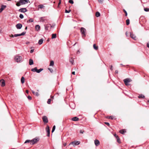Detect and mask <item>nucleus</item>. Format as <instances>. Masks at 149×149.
<instances>
[{"label": "nucleus", "instance_id": "nucleus-35", "mask_svg": "<svg viewBox=\"0 0 149 149\" xmlns=\"http://www.w3.org/2000/svg\"><path fill=\"white\" fill-rule=\"evenodd\" d=\"M19 17L21 19H23L24 18V16L22 14H20L19 16Z\"/></svg>", "mask_w": 149, "mask_h": 149}, {"label": "nucleus", "instance_id": "nucleus-12", "mask_svg": "<svg viewBox=\"0 0 149 149\" xmlns=\"http://www.w3.org/2000/svg\"><path fill=\"white\" fill-rule=\"evenodd\" d=\"M19 1L22 4H25L28 2V0H20Z\"/></svg>", "mask_w": 149, "mask_h": 149}, {"label": "nucleus", "instance_id": "nucleus-29", "mask_svg": "<svg viewBox=\"0 0 149 149\" xmlns=\"http://www.w3.org/2000/svg\"><path fill=\"white\" fill-rule=\"evenodd\" d=\"M95 15L97 17H99L100 16V14L98 12H97L96 13Z\"/></svg>", "mask_w": 149, "mask_h": 149}, {"label": "nucleus", "instance_id": "nucleus-54", "mask_svg": "<svg viewBox=\"0 0 149 149\" xmlns=\"http://www.w3.org/2000/svg\"><path fill=\"white\" fill-rule=\"evenodd\" d=\"M61 3V0H59V3H58V6H59V5H60V4Z\"/></svg>", "mask_w": 149, "mask_h": 149}, {"label": "nucleus", "instance_id": "nucleus-37", "mask_svg": "<svg viewBox=\"0 0 149 149\" xmlns=\"http://www.w3.org/2000/svg\"><path fill=\"white\" fill-rule=\"evenodd\" d=\"M69 2L72 4H73L74 3V2L72 0H69Z\"/></svg>", "mask_w": 149, "mask_h": 149}, {"label": "nucleus", "instance_id": "nucleus-10", "mask_svg": "<svg viewBox=\"0 0 149 149\" xmlns=\"http://www.w3.org/2000/svg\"><path fill=\"white\" fill-rule=\"evenodd\" d=\"M0 84L3 87L5 85L4 80L3 79L1 80L0 81Z\"/></svg>", "mask_w": 149, "mask_h": 149}, {"label": "nucleus", "instance_id": "nucleus-55", "mask_svg": "<svg viewBox=\"0 0 149 149\" xmlns=\"http://www.w3.org/2000/svg\"><path fill=\"white\" fill-rule=\"evenodd\" d=\"M66 145V143H64L63 144V146H64L65 147Z\"/></svg>", "mask_w": 149, "mask_h": 149}, {"label": "nucleus", "instance_id": "nucleus-62", "mask_svg": "<svg viewBox=\"0 0 149 149\" xmlns=\"http://www.w3.org/2000/svg\"><path fill=\"white\" fill-rule=\"evenodd\" d=\"M126 35L127 36V32H126Z\"/></svg>", "mask_w": 149, "mask_h": 149}, {"label": "nucleus", "instance_id": "nucleus-52", "mask_svg": "<svg viewBox=\"0 0 149 149\" xmlns=\"http://www.w3.org/2000/svg\"><path fill=\"white\" fill-rule=\"evenodd\" d=\"M33 51H34L33 49H31L30 50V52L31 53H32L33 52Z\"/></svg>", "mask_w": 149, "mask_h": 149}, {"label": "nucleus", "instance_id": "nucleus-24", "mask_svg": "<svg viewBox=\"0 0 149 149\" xmlns=\"http://www.w3.org/2000/svg\"><path fill=\"white\" fill-rule=\"evenodd\" d=\"M32 92L34 95H35L37 96H38L39 95L38 93L37 92H35L33 91H32Z\"/></svg>", "mask_w": 149, "mask_h": 149}, {"label": "nucleus", "instance_id": "nucleus-57", "mask_svg": "<svg viewBox=\"0 0 149 149\" xmlns=\"http://www.w3.org/2000/svg\"><path fill=\"white\" fill-rule=\"evenodd\" d=\"M75 72H72V74H75Z\"/></svg>", "mask_w": 149, "mask_h": 149}, {"label": "nucleus", "instance_id": "nucleus-16", "mask_svg": "<svg viewBox=\"0 0 149 149\" xmlns=\"http://www.w3.org/2000/svg\"><path fill=\"white\" fill-rule=\"evenodd\" d=\"M19 11L21 12L25 13L27 11V10L26 8H22L19 9Z\"/></svg>", "mask_w": 149, "mask_h": 149}, {"label": "nucleus", "instance_id": "nucleus-64", "mask_svg": "<svg viewBox=\"0 0 149 149\" xmlns=\"http://www.w3.org/2000/svg\"><path fill=\"white\" fill-rule=\"evenodd\" d=\"M70 149H71V148H70Z\"/></svg>", "mask_w": 149, "mask_h": 149}, {"label": "nucleus", "instance_id": "nucleus-33", "mask_svg": "<svg viewBox=\"0 0 149 149\" xmlns=\"http://www.w3.org/2000/svg\"><path fill=\"white\" fill-rule=\"evenodd\" d=\"M30 142V143L31 142V140H26L25 142H24V143H29Z\"/></svg>", "mask_w": 149, "mask_h": 149}, {"label": "nucleus", "instance_id": "nucleus-3", "mask_svg": "<svg viewBox=\"0 0 149 149\" xmlns=\"http://www.w3.org/2000/svg\"><path fill=\"white\" fill-rule=\"evenodd\" d=\"M39 139L38 138L36 137L35 138L33 139L32 140H31L30 144L33 145L37 143L39 141Z\"/></svg>", "mask_w": 149, "mask_h": 149}, {"label": "nucleus", "instance_id": "nucleus-22", "mask_svg": "<svg viewBox=\"0 0 149 149\" xmlns=\"http://www.w3.org/2000/svg\"><path fill=\"white\" fill-rule=\"evenodd\" d=\"M43 39H40L38 41V44L39 45H40L42 44L43 42Z\"/></svg>", "mask_w": 149, "mask_h": 149}, {"label": "nucleus", "instance_id": "nucleus-47", "mask_svg": "<svg viewBox=\"0 0 149 149\" xmlns=\"http://www.w3.org/2000/svg\"><path fill=\"white\" fill-rule=\"evenodd\" d=\"M70 11H71L70 10H65V12L66 13H69L70 12Z\"/></svg>", "mask_w": 149, "mask_h": 149}, {"label": "nucleus", "instance_id": "nucleus-2", "mask_svg": "<svg viewBox=\"0 0 149 149\" xmlns=\"http://www.w3.org/2000/svg\"><path fill=\"white\" fill-rule=\"evenodd\" d=\"M80 31L82 37H86V30L83 27H81Z\"/></svg>", "mask_w": 149, "mask_h": 149}, {"label": "nucleus", "instance_id": "nucleus-50", "mask_svg": "<svg viewBox=\"0 0 149 149\" xmlns=\"http://www.w3.org/2000/svg\"><path fill=\"white\" fill-rule=\"evenodd\" d=\"M105 124L107 125L108 126H109V124L108 123L105 122Z\"/></svg>", "mask_w": 149, "mask_h": 149}, {"label": "nucleus", "instance_id": "nucleus-32", "mask_svg": "<svg viewBox=\"0 0 149 149\" xmlns=\"http://www.w3.org/2000/svg\"><path fill=\"white\" fill-rule=\"evenodd\" d=\"M126 24L128 25L130 24V20L129 19H127L126 21Z\"/></svg>", "mask_w": 149, "mask_h": 149}, {"label": "nucleus", "instance_id": "nucleus-45", "mask_svg": "<svg viewBox=\"0 0 149 149\" xmlns=\"http://www.w3.org/2000/svg\"><path fill=\"white\" fill-rule=\"evenodd\" d=\"M28 97V98L29 100H31L32 99V97H31L30 96H28V97Z\"/></svg>", "mask_w": 149, "mask_h": 149}, {"label": "nucleus", "instance_id": "nucleus-63", "mask_svg": "<svg viewBox=\"0 0 149 149\" xmlns=\"http://www.w3.org/2000/svg\"><path fill=\"white\" fill-rule=\"evenodd\" d=\"M76 43H75V44L73 45V46H74V45H75V44H76Z\"/></svg>", "mask_w": 149, "mask_h": 149}, {"label": "nucleus", "instance_id": "nucleus-1", "mask_svg": "<svg viewBox=\"0 0 149 149\" xmlns=\"http://www.w3.org/2000/svg\"><path fill=\"white\" fill-rule=\"evenodd\" d=\"M14 60L17 63L21 62L22 61V57L20 56L16 55L15 57Z\"/></svg>", "mask_w": 149, "mask_h": 149}, {"label": "nucleus", "instance_id": "nucleus-5", "mask_svg": "<svg viewBox=\"0 0 149 149\" xmlns=\"http://www.w3.org/2000/svg\"><path fill=\"white\" fill-rule=\"evenodd\" d=\"M80 142L79 141H74L71 143L70 144H70H72L73 146H74L76 145H79L80 144Z\"/></svg>", "mask_w": 149, "mask_h": 149}, {"label": "nucleus", "instance_id": "nucleus-28", "mask_svg": "<svg viewBox=\"0 0 149 149\" xmlns=\"http://www.w3.org/2000/svg\"><path fill=\"white\" fill-rule=\"evenodd\" d=\"M116 139H117V142L119 143H121L120 141V139H119V138L118 136H116Z\"/></svg>", "mask_w": 149, "mask_h": 149}, {"label": "nucleus", "instance_id": "nucleus-39", "mask_svg": "<svg viewBox=\"0 0 149 149\" xmlns=\"http://www.w3.org/2000/svg\"><path fill=\"white\" fill-rule=\"evenodd\" d=\"M48 69L50 71L51 73H52L53 72V70L52 69L49 68H48Z\"/></svg>", "mask_w": 149, "mask_h": 149}, {"label": "nucleus", "instance_id": "nucleus-26", "mask_svg": "<svg viewBox=\"0 0 149 149\" xmlns=\"http://www.w3.org/2000/svg\"><path fill=\"white\" fill-rule=\"evenodd\" d=\"M93 47L96 50H97L98 49V47L97 46H96L95 44H94L93 45Z\"/></svg>", "mask_w": 149, "mask_h": 149}, {"label": "nucleus", "instance_id": "nucleus-53", "mask_svg": "<svg viewBox=\"0 0 149 149\" xmlns=\"http://www.w3.org/2000/svg\"><path fill=\"white\" fill-rule=\"evenodd\" d=\"M110 69L111 70H113V69H112V65H111V67H110Z\"/></svg>", "mask_w": 149, "mask_h": 149}, {"label": "nucleus", "instance_id": "nucleus-27", "mask_svg": "<svg viewBox=\"0 0 149 149\" xmlns=\"http://www.w3.org/2000/svg\"><path fill=\"white\" fill-rule=\"evenodd\" d=\"M54 64V62L53 61H52L50 62L49 65L53 66Z\"/></svg>", "mask_w": 149, "mask_h": 149}, {"label": "nucleus", "instance_id": "nucleus-60", "mask_svg": "<svg viewBox=\"0 0 149 149\" xmlns=\"http://www.w3.org/2000/svg\"><path fill=\"white\" fill-rule=\"evenodd\" d=\"M114 136L116 138V136H117L116 134H114Z\"/></svg>", "mask_w": 149, "mask_h": 149}, {"label": "nucleus", "instance_id": "nucleus-58", "mask_svg": "<svg viewBox=\"0 0 149 149\" xmlns=\"http://www.w3.org/2000/svg\"><path fill=\"white\" fill-rule=\"evenodd\" d=\"M11 37H14L15 36H14V35L12 34L11 36Z\"/></svg>", "mask_w": 149, "mask_h": 149}, {"label": "nucleus", "instance_id": "nucleus-49", "mask_svg": "<svg viewBox=\"0 0 149 149\" xmlns=\"http://www.w3.org/2000/svg\"><path fill=\"white\" fill-rule=\"evenodd\" d=\"M84 132V131L83 130H80V133L83 134Z\"/></svg>", "mask_w": 149, "mask_h": 149}, {"label": "nucleus", "instance_id": "nucleus-38", "mask_svg": "<svg viewBox=\"0 0 149 149\" xmlns=\"http://www.w3.org/2000/svg\"><path fill=\"white\" fill-rule=\"evenodd\" d=\"M51 101V99H48V101L47 102V103L48 104H50Z\"/></svg>", "mask_w": 149, "mask_h": 149}, {"label": "nucleus", "instance_id": "nucleus-9", "mask_svg": "<svg viewBox=\"0 0 149 149\" xmlns=\"http://www.w3.org/2000/svg\"><path fill=\"white\" fill-rule=\"evenodd\" d=\"M46 131L47 133V136H49L50 135V130L49 126L47 125L46 128Z\"/></svg>", "mask_w": 149, "mask_h": 149}, {"label": "nucleus", "instance_id": "nucleus-14", "mask_svg": "<svg viewBox=\"0 0 149 149\" xmlns=\"http://www.w3.org/2000/svg\"><path fill=\"white\" fill-rule=\"evenodd\" d=\"M6 7V6L4 5H2L1 8H0V13H1L3 10Z\"/></svg>", "mask_w": 149, "mask_h": 149}, {"label": "nucleus", "instance_id": "nucleus-8", "mask_svg": "<svg viewBox=\"0 0 149 149\" xmlns=\"http://www.w3.org/2000/svg\"><path fill=\"white\" fill-rule=\"evenodd\" d=\"M43 121L44 123H47L48 122V120L47 117L46 116H43L42 118Z\"/></svg>", "mask_w": 149, "mask_h": 149}, {"label": "nucleus", "instance_id": "nucleus-40", "mask_svg": "<svg viewBox=\"0 0 149 149\" xmlns=\"http://www.w3.org/2000/svg\"><path fill=\"white\" fill-rule=\"evenodd\" d=\"M70 63L72 64H73V60L72 59H70Z\"/></svg>", "mask_w": 149, "mask_h": 149}, {"label": "nucleus", "instance_id": "nucleus-34", "mask_svg": "<svg viewBox=\"0 0 149 149\" xmlns=\"http://www.w3.org/2000/svg\"><path fill=\"white\" fill-rule=\"evenodd\" d=\"M55 127H55V125H54L53 126V128H52V132H53L54 131L55 129Z\"/></svg>", "mask_w": 149, "mask_h": 149}, {"label": "nucleus", "instance_id": "nucleus-56", "mask_svg": "<svg viewBox=\"0 0 149 149\" xmlns=\"http://www.w3.org/2000/svg\"><path fill=\"white\" fill-rule=\"evenodd\" d=\"M26 92L27 93H29V91L28 90H26Z\"/></svg>", "mask_w": 149, "mask_h": 149}, {"label": "nucleus", "instance_id": "nucleus-42", "mask_svg": "<svg viewBox=\"0 0 149 149\" xmlns=\"http://www.w3.org/2000/svg\"><path fill=\"white\" fill-rule=\"evenodd\" d=\"M20 2H18L16 4V5L17 6H19L20 5Z\"/></svg>", "mask_w": 149, "mask_h": 149}, {"label": "nucleus", "instance_id": "nucleus-51", "mask_svg": "<svg viewBox=\"0 0 149 149\" xmlns=\"http://www.w3.org/2000/svg\"><path fill=\"white\" fill-rule=\"evenodd\" d=\"M147 46L149 48V42H148L147 43Z\"/></svg>", "mask_w": 149, "mask_h": 149}, {"label": "nucleus", "instance_id": "nucleus-31", "mask_svg": "<svg viewBox=\"0 0 149 149\" xmlns=\"http://www.w3.org/2000/svg\"><path fill=\"white\" fill-rule=\"evenodd\" d=\"M38 7L39 8H40L41 9L45 7L44 6L42 5H39L38 6Z\"/></svg>", "mask_w": 149, "mask_h": 149}, {"label": "nucleus", "instance_id": "nucleus-36", "mask_svg": "<svg viewBox=\"0 0 149 149\" xmlns=\"http://www.w3.org/2000/svg\"><path fill=\"white\" fill-rule=\"evenodd\" d=\"M144 10L145 11L148 12L149 11V9L148 8H144Z\"/></svg>", "mask_w": 149, "mask_h": 149}, {"label": "nucleus", "instance_id": "nucleus-13", "mask_svg": "<svg viewBox=\"0 0 149 149\" xmlns=\"http://www.w3.org/2000/svg\"><path fill=\"white\" fill-rule=\"evenodd\" d=\"M16 27L17 29H20L22 28V25L20 23L17 24L16 25Z\"/></svg>", "mask_w": 149, "mask_h": 149}, {"label": "nucleus", "instance_id": "nucleus-18", "mask_svg": "<svg viewBox=\"0 0 149 149\" xmlns=\"http://www.w3.org/2000/svg\"><path fill=\"white\" fill-rule=\"evenodd\" d=\"M72 120L74 121H77L79 120V118L77 117H74L72 118Z\"/></svg>", "mask_w": 149, "mask_h": 149}, {"label": "nucleus", "instance_id": "nucleus-44", "mask_svg": "<svg viewBox=\"0 0 149 149\" xmlns=\"http://www.w3.org/2000/svg\"><path fill=\"white\" fill-rule=\"evenodd\" d=\"M28 21H29V22H33V19H29Z\"/></svg>", "mask_w": 149, "mask_h": 149}, {"label": "nucleus", "instance_id": "nucleus-4", "mask_svg": "<svg viewBox=\"0 0 149 149\" xmlns=\"http://www.w3.org/2000/svg\"><path fill=\"white\" fill-rule=\"evenodd\" d=\"M43 70V69L40 68L39 70L37 69V67H35L32 68L31 70V71L33 72H36L37 73H39Z\"/></svg>", "mask_w": 149, "mask_h": 149}, {"label": "nucleus", "instance_id": "nucleus-21", "mask_svg": "<svg viewBox=\"0 0 149 149\" xmlns=\"http://www.w3.org/2000/svg\"><path fill=\"white\" fill-rule=\"evenodd\" d=\"M119 132L121 134H124V133L126 132V131L125 130H120Z\"/></svg>", "mask_w": 149, "mask_h": 149}, {"label": "nucleus", "instance_id": "nucleus-48", "mask_svg": "<svg viewBox=\"0 0 149 149\" xmlns=\"http://www.w3.org/2000/svg\"><path fill=\"white\" fill-rule=\"evenodd\" d=\"M108 118L109 119H113V118L111 116H109L108 117Z\"/></svg>", "mask_w": 149, "mask_h": 149}, {"label": "nucleus", "instance_id": "nucleus-11", "mask_svg": "<svg viewBox=\"0 0 149 149\" xmlns=\"http://www.w3.org/2000/svg\"><path fill=\"white\" fill-rule=\"evenodd\" d=\"M25 33L26 32H24L21 34H15L14 35V36L15 37H17L21 36H24L25 35Z\"/></svg>", "mask_w": 149, "mask_h": 149}, {"label": "nucleus", "instance_id": "nucleus-6", "mask_svg": "<svg viewBox=\"0 0 149 149\" xmlns=\"http://www.w3.org/2000/svg\"><path fill=\"white\" fill-rule=\"evenodd\" d=\"M45 29L46 30H49L52 27V26H51L50 24H47L45 25Z\"/></svg>", "mask_w": 149, "mask_h": 149}, {"label": "nucleus", "instance_id": "nucleus-61", "mask_svg": "<svg viewBox=\"0 0 149 149\" xmlns=\"http://www.w3.org/2000/svg\"><path fill=\"white\" fill-rule=\"evenodd\" d=\"M27 29V27H26V28H25V29L26 30V29Z\"/></svg>", "mask_w": 149, "mask_h": 149}, {"label": "nucleus", "instance_id": "nucleus-23", "mask_svg": "<svg viewBox=\"0 0 149 149\" xmlns=\"http://www.w3.org/2000/svg\"><path fill=\"white\" fill-rule=\"evenodd\" d=\"M21 82L22 83V84H23L24 83V81H25V79H24V78L23 77H22L21 78Z\"/></svg>", "mask_w": 149, "mask_h": 149}, {"label": "nucleus", "instance_id": "nucleus-59", "mask_svg": "<svg viewBox=\"0 0 149 149\" xmlns=\"http://www.w3.org/2000/svg\"><path fill=\"white\" fill-rule=\"evenodd\" d=\"M115 73H118V71L117 70H116L115 71Z\"/></svg>", "mask_w": 149, "mask_h": 149}, {"label": "nucleus", "instance_id": "nucleus-19", "mask_svg": "<svg viewBox=\"0 0 149 149\" xmlns=\"http://www.w3.org/2000/svg\"><path fill=\"white\" fill-rule=\"evenodd\" d=\"M29 65H31L33 64V60L31 59H30L29 60Z\"/></svg>", "mask_w": 149, "mask_h": 149}, {"label": "nucleus", "instance_id": "nucleus-46", "mask_svg": "<svg viewBox=\"0 0 149 149\" xmlns=\"http://www.w3.org/2000/svg\"><path fill=\"white\" fill-rule=\"evenodd\" d=\"M40 20L41 21L43 22L44 21V19L43 17H41L40 19Z\"/></svg>", "mask_w": 149, "mask_h": 149}, {"label": "nucleus", "instance_id": "nucleus-30", "mask_svg": "<svg viewBox=\"0 0 149 149\" xmlns=\"http://www.w3.org/2000/svg\"><path fill=\"white\" fill-rule=\"evenodd\" d=\"M139 98H144L145 96L143 95H140L138 97Z\"/></svg>", "mask_w": 149, "mask_h": 149}, {"label": "nucleus", "instance_id": "nucleus-20", "mask_svg": "<svg viewBox=\"0 0 149 149\" xmlns=\"http://www.w3.org/2000/svg\"><path fill=\"white\" fill-rule=\"evenodd\" d=\"M35 28L37 31H38L40 30V26L39 25H37L36 26Z\"/></svg>", "mask_w": 149, "mask_h": 149}, {"label": "nucleus", "instance_id": "nucleus-15", "mask_svg": "<svg viewBox=\"0 0 149 149\" xmlns=\"http://www.w3.org/2000/svg\"><path fill=\"white\" fill-rule=\"evenodd\" d=\"M130 35L131 37L134 40H136V36L132 33H130Z\"/></svg>", "mask_w": 149, "mask_h": 149}, {"label": "nucleus", "instance_id": "nucleus-25", "mask_svg": "<svg viewBox=\"0 0 149 149\" xmlns=\"http://www.w3.org/2000/svg\"><path fill=\"white\" fill-rule=\"evenodd\" d=\"M56 37V34H53L52 35V39L55 38Z\"/></svg>", "mask_w": 149, "mask_h": 149}, {"label": "nucleus", "instance_id": "nucleus-17", "mask_svg": "<svg viewBox=\"0 0 149 149\" xmlns=\"http://www.w3.org/2000/svg\"><path fill=\"white\" fill-rule=\"evenodd\" d=\"M95 144L96 146H99L100 144L99 141L98 140H95Z\"/></svg>", "mask_w": 149, "mask_h": 149}, {"label": "nucleus", "instance_id": "nucleus-41", "mask_svg": "<svg viewBox=\"0 0 149 149\" xmlns=\"http://www.w3.org/2000/svg\"><path fill=\"white\" fill-rule=\"evenodd\" d=\"M104 0H98V1L99 3H102Z\"/></svg>", "mask_w": 149, "mask_h": 149}, {"label": "nucleus", "instance_id": "nucleus-43", "mask_svg": "<svg viewBox=\"0 0 149 149\" xmlns=\"http://www.w3.org/2000/svg\"><path fill=\"white\" fill-rule=\"evenodd\" d=\"M123 11H124V13H125V15L126 16H127V13L126 11L125 10H124V9L123 10Z\"/></svg>", "mask_w": 149, "mask_h": 149}, {"label": "nucleus", "instance_id": "nucleus-7", "mask_svg": "<svg viewBox=\"0 0 149 149\" xmlns=\"http://www.w3.org/2000/svg\"><path fill=\"white\" fill-rule=\"evenodd\" d=\"M126 86H127L129 85L128 83L130 82L131 81L130 79L128 78H127L124 79L123 80Z\"/></svg>", "mask_w": 149, "mask_h": 149}]
</instances>
